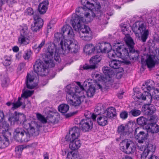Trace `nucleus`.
<instances>
[{"label":"nucleus","mask_w":159,"mask_h":159,"mask_svg":"<svg viewBox=\"0 0 159 159\" xmlns=\"http://www.w3.org/2000/svg\"><path fill=\"white\" fill-rule=\"evenodd\" d=\"M91 8L79 7L76 10V13L72 14L70 23L75 31H80L83 35L80 37L84 40L90 41L93 38L92 32L89 27L84 24V22L91 21Z\"/></svg>","instance_id":"1"},{"label":"nucleus","mask_w":159,"mask_h":159,"mask_svg":"<svg viewBox=\"0 0 159 159\" xmlns=\"http://www.w3.org/2000/svg\"><path fill=\"white\" fill-rule=\"evenodd\" d=\"M59 52L56 50L54 44H50L45 53L43 56V60L45 65L42 61L38 60L34 65V72L38 75L41 76L46 75V73L48 71V68L50 66L53 67L55 66L54 61H59L60 57L58 55Z\"/></svg>","instance_id":"2"},{"label":"nucleus","mask_w":159,"mask_h":159,"mask_svg":"<svg viewBox=\"0 0 159 159\" xmlns=\"http://www.w3.org/2000/svg\"><path fill=\"white\" fill-rule=\"evenodd\" d=\"M62 37L61 34L55 33L54 35V44L56 50L59 52L58 56L59 57V54L61 53L65 54L69 52L77 53L79 49L78 42L76 41H73L67 39H64L63 41L61 39Z\"/></svg>","instance_id":"3"},{"label":"nucleus","mask_w":159,"mask_h":159,"mask_svg":"<svg viewBox=\"0 0 159 159\" xmlns=\"http://www.w3.org/2000/svg\"><path fill=\"white\" fill-rule=\"evenodd\" d=\"M77 84L78 86L74 84H69L66 89L67 99L71 105L75 107L79 106L85 98L84 94V88L80 82H77Z\"/></svg>","instance_id":"4"},{"label":"nucleus","mask_w":159,"mask_h":159,"mask_svg":"<svg viewBox=\"0 0 159 159\" xmlns=\"http://www.w3.org/2000/svg\"><path fill=\"white\" fill-rule=\"evenodd\" d=\"M154 83L152 80H149L145 83V85H143L141 87L142 89L144 91L143 93L139 92L138 93H135L134 95L138 99H142L143 100H146L148 102V104L144 105L143 108L146 109H153L154 107L153 105L151 104L152 101V96L150 93L147 91H150L152 89L154 88Z\"/></svg>","instance_id":"5"},{"label":"nucleus","mask_w":159,"mask_h":159,"mask_svg":"<svg viewBox=\"0 0 159 159\" xmlns=\"http://www.w3.org/2000/svg\"><path fill=\"white\" fill-rule=\"evenodd\" d=\"M113 48L115 49V57H116L121 58L123 60V62L126 64L130 63V61L128 60L129 52L128 48L125 47L122 43H115L113 45Z\"/></svg>","instance_id":"6"},{"label":"nucleus","mask_w":159,"mask_h":159,"mask_svg":"<svg viewBox=\"0 0 159 159\" xmlns=\"http://www.w3.org/2000/svg\"><path fill=\"white\" fill-rule=\"evenodd\" d=\"M23 127L26 129L29 139L32 136L38 135L39 129L42 127V125L40 122L35 121L30 122L29 120H27L24 122Z\"/></svg>","instance_id":"7"},{"label":"nucleus","mask_w":159,"mask_h":159,"mask_svg":"<svg viewBox=\"0 0 159 159\" xmlns=\"http://www.w3.org/2000/svg\"><path fill=\"white\" fill-rule=\"evenodd\" d=\"M125 42L129 50L128 60L129 59L132 61L137 60L139 57V51L138 50L135 51L134 49V43L133 40L130 36L127 35L125 38Z\"/></svg>","instance_id":"8"},{"label":"nucleus","mask_w":159,"mask_h":159,"mask_svg":"<svg viewBox=\"0 0 159 159\" xmlns=\"http://www.w3.org/2000/svg\"><path fill=\"white\" fill-rule=\"evenodd\" d=\"M136 24V25L138 26V29L141 34V36L140 38L139 34L134 31L135 35L141 39L143 42H146L149 34V31L146 28L145 23L143 21H140L137 22Z\"/></svg>","instance_id":"9"},{"label":"nucleus","mask_w":159,"mask_h":159,"mask_svg":"<svg viewBox=\"0 0 159 159\" xmlns=\"http://www.w3.org/2000/svg\"><path fill=\"white\" fill-rule=\"evenodd\" d=\"M36 115L38 120L43 124L47 122V120L48 122L53 124L57 123L59 122V116L57 113L51 112L46 119L40 114L37 113Z\"/></svg>","instance_id":"10"},{"label":"nucleus","mask_w":159,"mask_h":159,"mask_svg":"<svg viewBox=\"0 0 159 159\" xmlns=\"http://www.w3.org/2000/svg\"><path fill=\"white\" fill-rule=\"evenodd\" d=\"M28 135L25 129L17 128L14 131V138L18 142H27L29 140Z\"/></svg>","instance_id":"11"},{"label":"nucleus","mask_w":159,"mask_h":159,"mask_svg":"<svg viewBox=\"0 0 159 159\" xmlns=\"http://www.w3.org/2000/svg\"><path fill=\"white\" fill-rule=\"evenodd\" d=\"M156 149L155 145L149 143L146 148L145 149L142 153L141 159H158V157L153 155Z\"/></svg>","instance_id":"12"},{"label":"nucleus","mask_w":159,"mask_h":159,"mask_svg":"<svg viewBox=\"0 0 159 159\" xmlns=\"http://www.w3.org/2000/svg\"><path fill=\"white\" fill-rule=\"evenodd\" d=\"M141 128L138 127L134 132L135 138L138 140V142L139 143H143L148 138V130L142 131Z\"/></svg>","instance_id":"13"},{"label":"nucleus","mask_w":159,"mask_h":159,"mask_svg":"<svg viewBox=\"0 0 159 159\" xmlns=\"http://www.w3.org/2000/svg\"><path fill=\"white\" fill-rule=\"evenodd\" d=\"M101 59V57L98 55L93 57L90 59V65L85 64L83 66V68L85 70L95 69L97 67V65L100 61Z\"/></svg>","instance_id":"14"},{"label":"nucleus","mask_w":159,"mask_h":159,"mask_svg":"<svg viewBox=\"0 0 159 159\" xmlns=\"http://www.w3.org/2000/svg\"><path fill=\"white\" fill-rule=\"evenodd\" d=\"M79 124L82 130L85 132L91 130L93 128V122L89 119H83L80 122Z\"/></svg>","instance_id":"15"},{"label":"nucleus","mask_w":159,"mask_h":159,"mask_svg":"<svg viewBox=\"0 0 159 159\" xmlns=\"http://www.w3.org/2000/svg\"><path fill=\"white\" fill-rule=\"evenodd\" d=\"M101 6L99 4H96L95 6V7L91 8V21L93 18L94 17H98L101 16L102 15V12L100 10Z\"/></svg>","instance_id":"16"},{"label":"nucleus","mask_w":159,"mask_h":159,"mask_svg":"<svg viewBox=\"0 0 159 159\" xmlns=\"http://www.w3.org/2000/svg\"><path fill=\"white\" fill-rule=\"evenodd\" d=\"M62 33H56L61 34L62 35V39L64 41L65 36L67 37L68 36L73 35V31L72 28L69 25H66L64 26L62 28Z\"/></svg>","instance_id":"17"},{"label":"nucleus","mask_w":159,"mask_h":159,"mask_svg":"<svg viewBox=\"0 0 159 159\" xmlns=\"http://www.w3.org/2000/svg\"><path fill=\"white\" fill-rule=\"evenodd\" d=\"M15 115L13 116L10 118L9 120L14 122L19 121L20 123L22 122L23 126L24 125V122L27 121L25 116L23 114L18 113L17 114L16 112H15Z\"/></svg>","instance_id":"18"},{"label":"nucleus","mask_w":159,"mask_h":159,"mask_svg":"<svg viewBox=\"0 0 159 159\" xmlns=\"http://www.w3.org/2000/svg\"><path fill=\"white\" fill-rule=\"evenodd\" d=\"M122 144L125 146L126 147V149H125L126 153H132L134 152L135 150V145L130 140H129L128 142H124Z\"/></svg>","instance_id":"19"},{"label":"nucleus","mask_w":159,"mask_h":159,"mask_svg":"<svg viewBox=\"0 0 159 159\" xmlns=\"http://www.w3.org/2000/svg\"><path fill=\"white\" fill-rule=\"evenodd\" d=\"M83 86L86 88L89 87V90L87 91H85L88 97H93L95 93V89L94 87L92 86L90 83L87 81H85L83 84Z\"/></svg>","instance_id":"20"},{"label":"nucleus","mask_w":159,"mask_h":159,"mask_svg":"<svg viewBox=\"0 0 159 159\" xmlns=\"http://www.w3.org/2000/svg\"><path fill=\"white\" fill-rule=\"evenodd\" d=\"M34 79V75L28 74L26 77V82L27 87V88L32 89L35 87L36 84H33V82Z\"/></svg>","instance_id":"21"},{"label":"nucleus","mask_w":159,"mask_h":159,"mask_svg":"<svg viewBox=\"0 0 159 159\" xmlns=\"http://www.w3.org/2000/svg\"><path fill=\"white\" fill-rule=\"evenodd\" d=\"M22 101V98L19 97L17 101L15 103H11L10 102H8L6 103V104L8 106L11 105L12 108L15 109L17 108L20 106H22V108L24 109L25 107V104L23 103Z\"/></svg>","instance_id":"22"},{"label":"nucleus","mask_w":159,"mask_h":159,"mask_svg":"<svg viewBox=\"0 0 159 159\" xmlns=\"http://www.w3.org/2000/svg\"><path fill=\"white\" fill-rule=\"evenodd\" d=\"M145 128L148 131L152 133H157L159 132V126L156 123L148 125Z\"/></svg>","instance_id":"23"},{"label":"nucleus","mask_w":159,"mask_h":159,"mask_svg":"<svg viewBox=\"0 0 159 159\" xmlns=\"http://www.w3.org/2000/svg\"><path fill=\"white\" fill-rule=\"evenodd\" d=\"M81 145V143L80 140L76 139L70 142L69 145L70 148L73 150L78 149Z\"/></svg>","instance_id":"24"},{"label":"nucleus","mask_w":159,"mask_h":159,"mask_svg":"<svg viewBox=\"0 0 159 159\" xmlns=\"http://www.w3.org/2000/svg\"><path fill=\"white\" fill-rule=\"evenodd\" d=\"M48 4V2L47 0L39 4L38 9L40 14H43L46 12Z\"/></svg>","instance_id":"25"},{"label":"nucleus","mask_w":159,"mask_h":159,"mask_svg":"<svg viewBox=\"0 0 159 159\" xmlns=\"http://www.w3.org/2000/svg\"><path fill=\"white\" fill-rule=\"evenodd\" d=\"M106 45H108L109 47L105 48V50H104V53L107 52L108 53V57L109 58H115V49H114L113 48V49L112 50L111 45L109 43H106Z\"/></svg>","instance_id":"26"},{"label":"nucleus","mask_w":159,"mask_h":159,"mask_svg":"<svg viewBox=\"0 0 159 159\" xmlns=\"http://www.w3.org/2000/svg\"><path fill=\"white\" fill-rule=\"evenodd\" d=\"M33 19L34 23L38 25L39 27L42 28L43 24V20L39 17L38 13H35L33 16Z\"/></svg>","instance_id":"27"},{"label":"nucleus","mask_w":159,"mask_h":159,"mask_svg":"<svg viewBox=\"0 0 159 159\" xmlns=\"http://www.w3.org/2000/svg\"><path fill=\"white\" fill-rule=\"evenodd\" d=\"M157 62V61L155 58L149 56L146 60V64L149 68L153 67Z\"/></svg>","instance_id":"28"},{"label":"nucleus","mask_w":159,"mask_h":159,"mask_svg":"<svg viewBox=\"0 0 159 159\" xmlns=\"http://www.w3.org/2000/svg\"><path fill=\"white\" fill-rule=\"evenodd\" d=\"M84 50L89 55L93 53L95 50V47L92 44H89L85 45L84 48Z\"/></svg>","instance_id":"29"},{"label":"nucleus","mask_w":159,"mask_h":159,"mask_svg":"<svg viewBox=\"0 0 159 159\" xmlns=\"http://www.w3.org/2000/svg\"><path fill=\"white\" fill-rule=\"evenodd\" d=\"M70 134H72V137H74L75 139H78L80 134V130L78 127H75L73 128L71 130H70Z\"/></svg>","instance_id":"30"},{"label":"nucleus","mask_w":159,"mask_h":159,"mask_svg":"<svg viewBox=\"0 0 159 159\" xmlns=\"http://www.w3.org/2000/svg\"><path fill=\"white\" fill-rule=\"evenodd\" d=\"M1 76L2 86L3 87H7L8 86L9 80L7 74L5 73L4 74L1 75Z\"/></svg>","instance_id":"31"},{"label":"nucleus","mask_w":159,"mask_h":159,"mask_svg":"<svg viewBox=\"0 0 159 159\" xmlns=\"http://www.w3.org/2000/svg\"><path fill=\"white\" fill-rule=\"evenodd\" d=\"M97 122L101 126H105L107 124V118L105 116H101L97 118Z\"/></svg>","instance_id":"32"},{"label":"nucleus","mask_w":159,"mask_h":159,"mask_svg":"<svg viewBox=\"0 0 159 159\" xmlns=\"http://www.w3.org/2000/svg\"><path fill=\"white\" fill-rule=\"evenodd\" d=\"M9 128V124L5 121H3L0 124V133L5 134L8 130Z\"/></svg>","instance_id":"33"},{"label":"nucleus","mask_w":159,"mask_h":159,"mask_svg":"<svg viewBox=\"0 0 159 159\" xmlns=\"http://www.w3.org/2000/svg\"><path fill=\"white\" fill-rule=\"evenodd\" d=\"M102 70L103 73L105 75V78L106 80H107V78H110L112 77V75L113 74V71L107 67H104L102 68Z\"/></svg>","instance_id":"34"},{"label":"nucleus","mask_w":159,"mask_h":159,"mask_svg":"<svg viewBox=\"0 0 159 159\" xmlns=\"http://www.w3.org/2000/svg\"><path fill=\"white\" fill-rule=\"evenodd\" d=\"M29 36H21L18 38V41L21 44L26 45L30 43V40L29 39Z\"/></svg>","instance_id":"35"},{"label":"nucleus","mask_w":159,"mask_h":159,"mask_svg":"<svg viewBox=\"0 0 159 159\" xmlns=\"http://www.w3.org/2000/svg\"><path fill=\"white\" fill-rule=\"evenodd\" d=\"M106 43H98L96 47V49L98 52L104 53L105 48H108L109 47L107 45H106Z\"/></svg>","instance_id":"36"},{"label":"nucleus","mask_w":159,"mask_h":159,"mask_svg":"<svg viewBox=\"0 0 159 159\" xmlns=\"http://www.w3.org/2000/svg\"><path fill=\"white\" fill-rule=\"evenodd\" d=\"M137 122L138 124L143 126H147L148 125V120L147 119L142 116L137 119Z\"/></svg>","instance_id":"37"},{"label":"nucleus","mask_w":159,"mask_h":159,"mask_svg":"<svg viewBox=\"0 0 159 159\" xmlns=\"http://www.w3.org/2000/svg\"><path fill=\"white\" fill-rule=\"evenodd\" d=\"M120 64L119 60H112L109 62V64L111 67L114 69H117L119 68Z\"/></svg>","instance_id":"38"},{"label":"nucleus","mask_w":159,"mask_h":159,"mask_svg":"<svg viewBox=\"0 0 159 159\" xmlns=\"http://www.w3.org/2000/svg\"><path fill=\"white\" fill-rule=\"evenodd\" d=\"M84 115L88 119L91 118L93 121L95 122L96 121V118L97 115L95 114L94 113H91L90 111L87 110L84 113Z\"/></svg>","instance_id":"39"},{"label":"nucleus","mask_w":159,"mask_h":159,"mask_svg":"<svg viewBox=\"0 0 159 159\" xmlns=\"http://www.w3.org/2000/svg\"><path fill=\"white\" fill-rule=\"evenodd\" d=\"M68 110H58L61 113L62 115H64L66 118H68L76 114L78 112V111H75L70 113L66 114L67 113Z\"/></svg>","instance_id":"40"},{"label":"nucleus","mask_w":159,"mask_h":159,"mask_svg":"<svg viewBox=\"0 0 159 159\" xmlns=\"http://www.w3.org/2000/svg\"><path fill=\"white\" fill-rule=\"evenodd\" d=\"M29 31L28 28L26 25L22 27L20 31V35L25 36H29Z\"/></svg>","instance_id":"41"},{"label":"nucleus","mask_w":159,"mask_h":159,"mask_svg":"<svg viewBox=\"0 0 159 159\" xmlns=\"http://www.w3.org/2000/svg\"><path fill=\"white\" fill-rule=\"evenodd\" d=\"M127 127L121 125L118 128V131L120 134L126 135L127 132Z\"/></svg>","instance_id":"42"},{"label":"nucleus","mask_w":159,"mask_h":159,"mask_svg":"<svg viewBox=\"0 0 159 159\" xmlns=\"http://www.w3.org/2000/svg\"><path fill=\"white\" fill-rule=\"evenodd\" d=\"M9 144V141L8 140H2L1 137L0 136V148H4L7 146Z\"/></svg>","instance_id":"43"},{"label":"nucleus","mask_w":159,"mask_h":159,"mask_svg":"<svg viewBox=\"0 0 159 159\" xmlns=\"http://www.w3.org/2000/svg\"><path fill=\"white\" fill-rule=\"evenodd\" d=\"M81 3L83 6V7L91 8L94 6V5L93 3H90L87 0H81Z\"/></svg>","instance_id":"44"},{"label":"nucleus","mask_w":159,"mask_h":159,"mask_svg":"<svg viewBox=\"0 0 159 159\" xmlns=\"http://www.w3.org/2000/svg\"><path fill=\"white\" fill-rule=\"evenodd\" d=\"M158 118L155 115H153L151 116L149 120H148V125L152 124H156Z\"/></svg>","instance_id":"45"},{"label":"nucleus","mask_w":159,"mask_h":159,"mask_svg":"<svg viewBox=\"0 0 159 159\" xmlns=\"http://www.w3.org/2000/svg\"><path fill=\"white\" fill-rule=\"evenodd\" d=\"M33 91H30L27 90L25 91L21 95V97H25L27 98L29 97H30L33 93Z\"/></svg>","instance_id":"46"},{"label":"nucleus","mask_w":159,"mask_h":159,"mask_svg":"<svg viewBox=\"0 0 159 159\" xmlns=\"http://www.w3.org/2000/svg\"><path fill=\"white\" fill-rule=\"evenodd\" d=\"M120 26L121 28V30L122 32L123 33L125 34H126L124 39L125 40V38L126 37L127 35H129L128 34V33L127 32L128 30V28L127 27V25L126 24H121L120 25Z\"/></svg>","instance_id":"47"},{"label":"nucleus","mask_w":159,"mask_h":159,"mask_svg":"<svg viewBox=\"0 0 159 159\" xmlns=\"http://www.w3.org/2000/svg\"><path fill=\"white\" fill-rule=\"evenodd\" d=\"M105 113L106 114V115L105 116L107 118V117L110 118H113L116 116V114L112 112L111 110H106Z\"/></svg>","instance_id":"48"},{"label":"nucleus","mask_w":159,"mask_h":159,"mask_svg":"<svg viewBox=\"0 0 159 159\" xmlns=\"http://www.w3.org/2000/svg\"><path fill=\"white\" fill-rule=\"evenodd\" d=\"M26 147H22L20 146L16 147L15 148V151L17 155L18 156H19L20 155L22 151L23 150V148Z\"/></svg>","instance_id":"49"},{"label":"nucleus","mask_w":159,"mask_h":159,"mask_svg":"<svg viewBox=\"0 0 159 159\" xmlns=\"http://www.w3.org/2000/svg\"><path fill=\"white\" fill-rule=\"evenodd\" d=\"M31 28L33 32H36L39 31L41 28L39 27L38 25L36 24H35L33 23L31 25Z\"/></svg>","instance_id":"50"},{"label":"nucleus","mask_w":159,"mask_h":159,"mask_svg":"<svg viewBox=\"0 0 159 159\" xmlns=\"http://www.w3.org/2000/svg\"><path fill=\"white\" fill-rule=\"evenodd\" d=\"M11 59L10 57H5V60L3 61V64L5 66H8L11 64Z\"/></svg>","instance_id":"51"},{"label":"nucleus","mask_w":159,"mask_h":159,"mask_svg":"<svg viewBox=\"0 0 159 159\" xmlns=\"http://www.w3.org/2000/svg\"><path fill=\"white\" fill-rule=\"evenodd\" d=\"M156 110H143V113L145 115L150 116L154 113Z\"/></svg>","instance_id":"52"},{"label":"nucleus","mask_w":159,"mask_h":159,"mask_svg":"<svg viewBox=\"0 0 159 159\" xmlns=\"http://www.w3.org/2000/svg\"><path fill=\"white\" fill-rule=\"evenodd\" d=\"M130 113L132 115L134 116H136L139 115L141 113L140 110H131Z\"/></svg>","instance_id":"53"},{"label":"nucleus","mask_w":159,"mask_h":159,"mask_svg":"<svg viewBox=\"0 0 159 159\" xmlns=\"http://www.w3.org/2000/svg\"><path fill=\"white\" fill-rule=\"evenodd\" d=\"M26 13L29 15H34L35 13H38L37 12H34L33 9L31 8H28L27 9Z\"/></svg>","instance_id":"54"},{"label":"nucleus","mask_w":159,"mask_h":159,"mask_svg":"<svg viewBox=\"0 0 159 159\" xmlns=\"http://www.w3.org/2000/svg\"><path fill=\"white\" fill-rule=\"evenodd\" d=\"M129 140H125L124 141H123L122 142H121L120 143V149L123 152L125 153V149H126V147L124 145L122 144V143H124V142H128Z\"/></svg>","instance_id":"55"},{"label":"nucleus","mask_w":159,"mask_h":159,"mask_svg":"<svg viewBox=\"0 0 159 159\" xmlns=\"http://www.w3.org/2000/svg\"><path fill=\"white\" fill-rule=\"evenodd\" d=\"M72 137V134H70L69 132V134H67L65 138L66 140L68 141H70V142H71L73 141V140H74L75 139L74 138V137Z\"/></svg>","instance_id":"56"},{"label":"nucleus","mask_w":159,"mask_h":159,"mask_svg":"<svg viewBox=\"0 0 159 159\" xmlns=\"http://www.w3.org/2000/svg\"><path fill=\"white\" fill-rule=\"evenodd\" d=\"M69 106L65 104H60L58 107V109H69Z\"/></svg>","instance_id":"57"},{"label":"nucleus","mask_w":159,"mask_h":159,"mask_svg":"<svg viewBox=\"0 0 159 159\" xmlns=\"http://www.w3.org/2000/svg\"><path fill=\"white\" fill-rule=\"evenodd\" d=\"M120 117L124 119L126 118L128 116V113L126 111H124L120 114Z\"/></svg>","instance_id":"58"},{"label":"nucleus","mask_w":159,"mask_h":159,"mask_svg":"<svg viewBox=\"0 0 159 159\" xmlns=\"http://www.w3.org/2000/svg\"><path fill=\"white\" fill-rule=\"evenodd\" d=\"M31 54V51L30 50L27 51L23 56V57L25 59H28L30 57Z\"/></svg>","instance_id":"59"},{"label":"nucleus","mask_w":159,"mask_h":159,"mask_svg":"<svg viewBox=\"0 0 159 159\" xmlns=\"http://www.w3.org/2000/svg\"><path fill=\"white\" fill-rule=\"evenodd\" d=\"M25 66V64L24 63H20L17 69V71L18 72H20L24 68Z\"/></svg>","instance_id":"60"},{"label":"nucleus","mask_w":159,"mask_h":159,"mask_svg":"<svg viewBox=\"0 0 159 159\" xmlns=\"http://www.w3.org/2000/svg\"><path fill=\"white\" fill-rule=\"evenodd\" d=\"M132 106L134 107V109H137L141 108V105L138 102H134L132 103Z\"/></svg>","instance_id":"61"},{"label":"nucleus","mask_w":159,"mask_h":159,"mask_svg":"<svg viewBox=\"0 0 159 159\" xmlns=\"http://www.w3.org/2000/svg\"><path fill=\"white\" fill-rule=\"evenodd\" d=\"M105 108H106L105 106L102 103H98L95 107V109H102Z\"/></svg>","instance_id":"62"},{"label":"nucleus","mask_w":159,"mask_h":159,"mask_svg":"<svg viewBox=\"0 0 159 159\" xmlns=\"http://www.w3.org/2000/svg\"><path fill=\"white\" fill-rule=\"evenodd\" d=\"M45 40L43 39L41 43L38 46V51H39L45 45Z\"/></svg>","instance_id":"63"},{"label":"nucleus","mask_w":159,"mask_h":159,"mask_svg":"<svg viewBox=\"0 0 159 159\" xmlns=\"http://www.w3.org/2000/svg\"><path fill=\"white\" fill-rule=\"evenodd\" d=\"M152 90H153V93H152V95H154V97L156 98V95H157L158 92H159V89L157 88L155 89L154 87V89H152Z\"/></svg>","instance_id":"64"}]
</instances>
